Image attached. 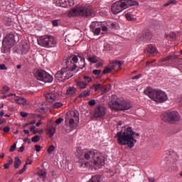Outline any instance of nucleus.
Masks as SVG:
<instances>
[{
  "mask_svg": "<svg viewBox=\"0 0 182 182\" xmlns=\"http://www.w3.org/2000/svg\"><path fill=\"white\" fill-rule=\"evenodd\" d=\"M76 156L80 159V167H94L96 169L105 166V156L97 150H82L81 147H78L76 149Z\"/></svg>",
  "mask_w": 182,
  "mask_h": 182,
  "instance_id": "f257e3e1",
  "label": "nucleus"
},
{
  "mask_svg": "<svg viewBox=\"0 0 182 182\" xmlns=\"http://www.w3.org/2000/svg\"><path fill=\"white\" fill-rule=\"evenodd\" d=\"M77 60H79V58H77L76 55H73V58L70 57L65 60L66 67L63 68L55 73V79L59 80V82H65V80H68V79L72 77L73 74L71 72L76 70L77 66H76L75 63H77Z\"/></svg>",
  "mask_w": 182,
  "mask_h": 182,
  "instance_id": "f03ea898",
  "label": "nucleus"
},
{
  "mask_svg": "<svg viewBox=\"0 0 182 182\" xmlns=\"http://www.w3.org/2000/svg\"><path fill=\"white\" fill-rule=\"evenodd\" d=\"M134 134L139 137L140 134L134 132L132 127H128L124 132H119L117 133V143L121 146H128L129 149H133L134 144L137 143V140L134 139Z\"/></svg>",
  "mask_w": 182,
  "mask_h": 182,
  "instance_id": "7ed1b4c3",
  "label": "nucleus"
},
{
  "mask_svg": "<svg viewBox=\"0 0 182 182\" xmlns=\"http://www.w3.org/2000/svg\"><path fill=\"white\" fill-rule=\"evenodd\" d=\"M136 5H139V2L134 0H119L112 5L111 11L114 15H117V14L123 12L124 9H127L130 6H136Z\"/></svg>",
  "mask_w": 182,
  "mask_h": 182,
  "instance_id": "20e7f679",
  "label": "nucleus"
},
{
  "mask_svg": "<svg viewBox=\"0 0 182 182\" xmlns=\"http://www.w3.org/2000/svg\"><path fill=\"white\" fill-rule=\"evenodd\" d=\"M68 15L70 16H95V11L87 4L80 5L70 10Z\"/></svg>",
  "mask_w": 182,
  "mask_h": 182,
  "instance_id": "39448f33",
  "label": "nucleus"
},
{
  "mask_svg": "<svg viewBox=\"0 0 182 182\" xmlns=\"http://www.w3.org/2000/svg\"><path fill=\"white\" fill-rule=\"evenodd\" d=\"M145 95L149 96L150 99H152L156 103H164L168 99L167 94L159 90H154L151 87L146 88L144 91Z\"/></svg>",
  "mask_w": 182,
  "mask_h": 182,
  "instance_id": "423d86ee",
  "label": "nucleus"
},
{
  "mask_svg": "<svg viewBox=\"0 0 182 182\" xmlns=\"http://www.w3.org/2000/svg\"><path fill=\"white\" fill-rule=\"evenodd\" d=\"M110 109L112 110H129L132 109V104L129 102L123 100L122 98H117L116 100L109 103Z\"/></svg>",
  "mask_w": 182,
  "mask_h": 182,
  "instance_id": "0eeeda50",
  "label": "nucleus"
},
{
  "mask_svg": "<svg viewBox=\"0 0 182 182\" xmlns=\"http://www.w3.org/2000/svg\"><path fill=\"white\" fill-rule=\"evenodd\" d=\"M161 119L165 123H170L171 124H176L180 122V114L177 111H168L161 114Z\"/></svg>",
  "mask_w": 182,
  "mask_h": 182,
  "instance_id": "6e6552de",
  "label": "nucleus"
},
{
  "mask_svg": "<svg viewBox=\"0 0 182 182\" xmlns=\"http://www.w3.org/2000/svg\"><path fill=\"white\" fill-rule=\"evenodd\" d=\"M15 45V34L10 33L7 34L2 41L1 52L2 53H8Z\"/></svg>",
  "mask_w": 182,
  "mask_h": 182,
  "instance_id": "1a4fd4ad",
  "label": "nucleus"
},
{
  "mask_svg": "<svg viewBox=\"0 0 182 182\" xmlns=\"http://www.w3.org/2000/svg\"><path fill=\"white\" fill-rule=\"evenodd\" d=\"M38 45L43 46L44 48H55L58 42L56 38L51 36H41L38 40Z\"/></svg>",
  "mask_w": 182,
  "mask_h": 182,
  "instance_id": "9d476101",
  "label": "nucleus"
},
{
  "mask_svg": "<svg viewBox=\"0 0 182 182\" xmlns=\"http://www.w3.org/2000/svg\"><path fill=\"white\" fill-rule=\"evenodd\" d=\"M34 76L38 80H41L45 83H52L53 82V77L43 70H38L34 74Z\"/></svg>",
  "mask_w": 182,
  "mask_h": 182,
  "instance_id": "9b49d317",
  "label": "nucleus"
},
{
  "mask_svg": "<svg viewBox=\"0 0 182 182\" xmlns=\"http://www.w3.org/2000/svg\"><path fill=\"white\" fill-rule=\"evenodd\" d=\"M163 160L167 166H171L177 161V154L173 151H166L163 156Z\"/></svg>",
  "mask_w": 182,
  "mask_h": 182,
  "instance_id": "f8f14e48",
  "label": "nucleus"
},
{
  "mask_svg": "<svg viewBox=\"0 0 182 182\" xmlns=\"http://www.w3.org/2000/svg\"><path fill=\"white\" fill-rule=\"evenodd\" d=\"M73 117L69 119V121H65V125L67 127L71 129L70 131L75 130L77 127V124L79 123V113L77 112H73Z\"/></svg>",
  "mask_w": 182,
  "mask_h": 182,
  "instance_id": "ddd939ff",
  "label": "nucleus"
},
{
  "mask_svg": "<svg viewBox=\"0 0 182 182\" xmlns=\"http://www.w3.org/2000/svg\"><path fill=\"white\" fill-rule=\"evenodd\" d=\"M102 26V35L103 33H107L109 31V29H114L117 26V23H114L113 21H107V22H103L101 23Z\"/></svg>",
  "mask_w": 182,
  "mask_h": 182,
  "instance_id": "4468645a",
  "label": "nucleus"
},
{
  "mask_svg": "<svg viewBox=\"0 0 182 182\" xmlns=\"http://www.w3.org/2000/svg\"><path fill=\"white\" fill-rule=\"evenodd\" d=\"M102 22L94 21L90 25V31L93 32L94 35L97 36L100 35V32H102Z\"/></svg>",
  "mask_w": 182,
  "mask_h": 182,
  "instance_id": "2eb2a0df",
  "label": "nucleus"
},
{
  "mask_svg": "<svg viewBox=\"0 0 182 182\" xmlns=\"http://www.w3.org/2000/svg\"><path fill=\"white\" fill-rule=\"evenodd\" d=\"M106 116V107L104 106H98L95 109L94 117L97 118L102 119V117H105Z\"/></svg>",
  "mask_w": 182,
  "mask_h": 182,
  "instance_id": "dca6fc26",
  "label": "nucleus"
},
{
  "mask_svg": "<svg viewBox=\"0 0 182 182\" xmlns=\"http://www.w3.org/2000/svg\"><path fill=\"white\" fill-rule=\"evenodd\" d=\"M178 58V55H176V53L169 55L167 57L161 59L159 61V66H164V65H166V62H168V60H171V62H176V59Z\"/></svg>",
  "mask_w": 182,
  "mask_h": 182,
  "instance_id": "f3484780",
  "label": "nucleus"
},
{
  "mask_svg": "<svg viewBox=\"0 0 182 182\" xmlns=\"http://www.w3.org/2000/svg\"><path fill=\"white\" fill-rule=\"evenodd\" d=\"M56 5L58 6H61V8H68V5L73 6V5H75V2L73 0H57Z\"/></svg>",
  "mask_w": 182,
  "mask_h": 182,
  "instance_id": "a211bd4d",
  "label": "nucleus"
},
{
  "mask_svg": "<svg viewBox=\"0 0 182 182\" xmlns=\"http://www.w3.org/2000/svg\"><path fill=\"white\" fill-rule=\"evenodd\" d=\"M46 100L48 103H53L56 100V93L55 92H48L46 94Z\"/></svg>",
  "mask_w": 182,
  "mask_h": 182,
  "instance_id": "6ab92c4d",
  "label": "nucleus"
},
{
  "mask_svg": "<svg viewBox=\"0 0 182 182\" xmlns=\"http://www.w3.org/2000/svg\"><path fill=\"white\" fill-rule=\"evenodd\" d=\"M14 102L17 103V105L25 106L26 105V99L21 97V96H16L14 97Z\"/></svg>",
  "mask_w": 182,
  "mask_h": 182,
  "instance_id": "aec40b11",
  "label": "nucleus"
},
{
  "mask_svg": "<svg viewBox=\"0 0 182 182\" xmlns=\"http://www.w3.org/2000/svg\"><path fill=\"white\" fill-rule=\"evenodd\" d=\"M75 83L79 89H86L87 87V84L83 81V80L78 79L75 80Z\"/></svg>",
  "mask_w": 182,
  "mask_h": 182,
  "instance_id": "412c9836",
  "label": "nucleus"
},
{
  "mask_svg": "<svg viewBox=\"0 0 182 182\" xmlns=\"http://www.w3.org/2000/svg\"><path fill=\"white\" fill-rule=\"evenodd\" d=\"M151 38V34L150 32H149V30H144L142 32V37L141 38V41H150Z\"/></svg>",
  "mask_w": 182,
  "mask_h": 182,
  "instance_id": "4be33fe9",
  "label": "nucleus"
},
{
  "mask_svg": "<svg viewBox=\"0 0 182 182\" xmlns=\"http://www.w3.org/2000/svg\"><path fill=\"white\" fill-rule=\"evenodd\" d=\"M145 53H150L151 55H153L157 52V49L153 45H149L148 46V48H146L144 50Z\"/></svg>",
  "mask_w": 182,
  "mask_h": 182,
  "instance_id": "5701e85b",
  "label": "nucleus"
},
{
  "mask_svg": "<svg viewBox=\"0 0 182 182\" xmlns=\"http://www.w3.org/2000/svg\"><path fill=\"white\" fill-rule=\"evenodd\" d=\"M88 182H103V178L100 175H95Z\"/></svg>",
  "mask_w": 182,
  "mask_h": 182,
  "instance_id": "b1692460",
  "label": "nucleus"
},
{
  "mask_svg": "<svg viewBox=\"0 0 182 182\" xmlns=\"http://www.w3.org/2000/svg\"><path fill=\"white\" fill-rule=\"evenodd\" d=\"M122 65H123V63L122 61L115 60L114 62V64H112L109 67V69H111V71L114 70V69H116V65H118L119 69H122Z\"/></svg>",
  "mask_w": 182,
  "mask_h": 182,
  "instance_id": "393cba45",
  "label": "nucleus"
},
{
  "mask_svg": "<svg viewBox=\"0 0 182 182\" xmlns=\"http://www.w3.org/2000/svg\"><path fill=\"white\" fill-rule=\"evenodd\" d=\"M77 92L76 88L73 87H68V89L67 90L66 92V95L67 96H73V95H75Z\"/></svg>",
  "mask_w": 182,
  "mask_h": 182,
  "instance_id": "a878e982",
  "label": "nucleus"
},
{
  "mask_svg": "<svg viewBox=\"0 0 182 182\" xmlns=\"http://www.w3.org/2000/svg\"><path fill=\"white\" fill-rule=\"evenodd\" d=\"M87 96H90V90H84L79 95V97H87Z\"/></svg>",
  "mask_w": 182,
  "mask_h": 182,
  "instance_id": "bb28decb",
  "label": "nucleus"
},
{
  "mask_svg": "<svg viewBox=\"0 0 182 182\" xmlns=\"http://www.w3.org/2000/svg\"><path fill=\"white\" fill-rule=\"evenodd\" d=\"M102 87H103V85H102V84H94L91 87V89H94L95 92H97V90H102Z\"/></svg>",
  "mask_w": 182,
  "mask_h": 182,
  "instance_id": "cd10ccee",
  "label": "nucleus"
},
{
  "mask_svg": "<svg viewBox=\"0 0 182 182\" xmlns=\"http://www.w3.org/2000/svg\"><path fill=\"white\" fill-rule=\"evenodd\" d=\"M21 164H22V162L21 161V159H19V157H16L14 161V168H19Z\"/></svg>",
  "mask_w": 182,
  "mask_h": 182,
  "instance_id": "c85d7f7f",
  "label": "nucleus"
},
{
  "mask_svg": "<svg viewBox=\"0 0 182 182\" xmlns=\"http://www.w3.org/2000/svg\"><path fill=\"white\" fill-rule=\"evenodd\" d=\"M82 79L83 81L87 84V85H88L89 83L92 82V81L93 80L91 77H89L87 75H83Z\"/></svg>",
  "mask_w": 182,
  "mask_h": 182,
  "instance_id": "c756f323",
  "label": "nucleus"
},
{
  "mask_svg": "<svg viewBox=\"0 0 182 182\" xmlns=\"http://www.w3.org/2000/svg\"><path fill=\"white\" fill-rule=\"evenodd\" d=\"M125 17L127 19V21H130L132 22L136 21V18H134V16H133V15H132V14L130 13H127L125 14Z\"/></svg>",
  "mask_w": 182,
  "mask_h": 182,
  "instance_id": "7c9ffc66",
  "label": "nucleus"
},
{
  "mask_svg": "<svg viewBox=\"0 0 182 182\" xmlns=\"http://www.w3.org/2000/svg\"><path fill=\"white\" fill-rule=\"evenodd\" d=\"M110 89H112V85H110V84H108L104 87L102 86V92H103V93H107V92H109Z\"/></svg>",
  "mask_w": 182,
  "mask_h": 182,
  "instance_id": "2f4dec72",
  "label": "nucleus"
},
{
  "mask_svg": "<svg viewBox=\"0 0 182 182\" xmlns=\"http://www.w3.org/2000/svg\"><path fill=\"white\" fill-rule=\"evenodd\" d=\"M55 127H51L48 130L47 134H48L49 137H53V134H55Z\"/></svg>",
  "mask_w": 182,
  "mask_h": 182,
  "instance_id": "473e14b6",
  "label": "nucleus"
},
{
  "mask_svg": "<svg viewBox=\"0 0 182 182\" xmlns=\"http://www.w3.org/2000/svg\"><path fill=\"white\" fill-rule=\"evenodd\" d=\"M38 176L41 178H46V171H40L39 172H38Z\"/></svg>",
  "mask_w": 182,
  "mask_h": 182,
  "instance_id": "72a5a7b5",
  "label": "nucleus"
},
{
  "mask_svg": "<svg viewBox=\"0 0 182 182\" xmlns=\"http://www.w3.org/2000/svg\"><path fill=\"white\" fill-rule=\"evenodd\" d=\"M63 106V103L61 102H55L53 105V109H59Z\"/></svg>",
  "mask_w": 182,
  "mask_h": 182,
  "instance_id": "f704fd0d",
  "label": "nucleus"
},
{
  "mask_svg": "<svg viewBox=\"0 0 182 182\" xmlns=\"http://www.w3.org/2000/svg\"><path fill=\"white\" fill-rule=\"evenodd\" d=\"M104 50L109 51L112 50V46L107 43H104Z\"/></svg>",
  "mask_w": 182,
  "mask_h": 182,
  "instance_id": "c9c22d12",
  "label": "nucleus"
},
{
  "mask_svg": "<svg viewBox=\"0 0 182 182\" xmlns=\"http://www.w3.org/2000/svg\"><path fill=\"white\" fill-rule=\"evenodd\" d=\"M39 140H41V136H39L38 135H36L31 139V141H33V143H38Z\"/></svg>",
  "mask_w": 182,
  "mask_h": 182,
  "instance_id": "e433bc0d",
  "label": "nucleus"
},
{
  "mask_svg": "<svg viewBox=\"0 0 182 182\" xmlns=\"http://www.w3.org/2000/svg\"><path fill=\"white\" fill-rule=\"evenodd\" d=\"M9 90H10L9 87L5 85L3 87L1 92L4 95H6V93H8Z\"/></svg>",
  "mask_w": 182,
  "mask_h": 182,
  "instance_id": "4c0bfd02",
  "label": "nucleus"
},
{
  "mask_svg": "<svg viewBox=\"0 0 182 182\" xmlns=\"http://www.w3.org/2000/svg\"><path fill=\"white\" fill-rule=\"evenodd\" d=\"M89 62H91V63H96L97 62V59L96 58V56H92L88 58Z\"/></svg>",
  "mask_w": 182,
  "mask_h": 182,
  "instance_id": "58836bf2",
  "label": "nucleus"
},
{
  "mask_svg": "<svg viewBox=\"0 0 182 182\" xmlns=\"http://www.w3.org/2000/svg\"><path fill=\"white\" fill-rule=\"evenodd\" d=\"M48 154H52L53 151H55V146L51 145L48 147V150H47Z\"/></svg>",
  "mask_w": 182,
  "mask_h": 182,
  "instance_id": "ea45409f",
  "label": "nucleus"
},
{
  "mask_svg": "<svg viewBox=\"0 0 182 182\" xmlns=\"http://www.w3.org/2000/svg\"><path fill=\"white\" fill-rule=\"evenodd\" d=\"M110 72H112V69H110V67H105L102 71V73H104V75H106L107 73H110Z\"/></svg>",
  "mask_w": 182,
  "mask_h": 182,
  "instance_id": "a19ab883",
  "label": "nucleus"
},
{
  "mask_svg": "<svg viewBox=\"0 0 182 182\" xmlns=\"http://www.w3.org/2000/svg\"><path fill=\"white\" fill-rule=\"evenodd\" d=\"M16 149V143H14L13 145L10 147L9 151L12 153L15 151Z\"/></svg>",
  "mask_w": 182,
  "mask_h": 182,
  "instance_id": "79ce46f5",
  "label": "nucleus"
},
{
  "mask_svg": "<svg viewBox=\"0 0 182 182\" xmlns=\"http://www.w3.org/2000/svg\"><path fill=\"white\" fill-rule=\"evenodd\" d=\"M93 75H95L96 76H99V75H100V73H102V70H94L92 71Z\"/></svg>",
  "mask_w": 182,
  "mask_h": 182,
  "instance_id": "37998d69",
  "label": "nucleus"
},
{
  "mask_svg": "<svg viewBox=\"0 0 182 182\" xmlns=\"http://www.w3.org/2000/svg\"><path fill=\"white\" fill-rule=\"evenodd\" d=\"M0 70H8V68L5 64H0Z\"/></svg>",
  "mask_w": 182,
  "mask_h": 182,
  "instance_id": "c03bdc74",
  "label": "nucleus"
},
{
  "mask_svg": "<svg viewBox=\"0 0 182 182\" xmlns=\"http://www.w3.org/2000/svg\"><path fill=\"white\" fill-rule=\"evenodd\" d=\"M89 106H95L96 105V100H92L88 102Z\"/></svg>",
  "mask_w": 182,
  "mask_h": 182,
  "instance_id": "a18cd8bd",
  "label": "nucleus"
},
{
  "mask_svg": "<svg viewBox=\"0 0 182 182\" xmlns=\"http://www.w3.org/2000/svg\"><path fill=\"white\" fill-rule=\"evenodd\" d=\"M26 171V165H24L23 168L20 171H18V174H22Z\"/></svg>",
  "mask_w": 182,
  "mask_h": 182,
  "instance_id": "49530a36",
  "label": "nucleus"
},
{
  "mask_svg": "<svg viewBox=\"0 0 182 182\" xmlns=\"http://www.w3.org/2000/svg\"><path fill=\"white\" fill-rule=\"evenodd\" d=\"M63 122V119L62 117H60L55 120V124H60Z\"/></svg>",
  "mask_w": 182,
  "mask_h": 182,
  "instance_id": "de8ad7c7",
  "label": "nucleus"
},
{
  "mask_svg": "<svg viewBox=\"0 0 182 182\" xmlns=\"http://www.w3.org/2000/svg\"><path fill=\"white\" fill-rule=\"evenodd\" d=\"M3 132H4V133H9V132H11V128H9V127H5L3 129Z\"/></svg>",
  "mask_w": 182,
  "mask_h": 182,
  "instance_id": "09e8293b",
  "label": "nucleus"
},
{
  "mask_svg": "<svg viewBox=\"0 0 182 182\" xmlns=\"http://www.w3.org/2000/svg\"><path fill=\"white\" fill-rule=\"evenodd\" d=\"M35 149H36V151H37L38 153H39V151H41L42 146H39V145H36L35 146Z\"/></svg>",
  "mask_w": 182,
  "mask_h": 182,
  "instance_id": "8fccbe9b",
  "label": "nucleus"
},
{
  "mask_svg": "<svg viewBox=\"0 0 182 182\" xmlns=\"http://www.w3.org/2000/svg\"><path fill=\"white\" fill-rule=\"evenodd\" d=\"M169 36H170V38H171L172 39H176V33H173V32L170 33H169Z\"/></svg>",
  "mask_w": 182,
  "mask_h": 182,
  "instance_id": "3c124183",
  "label": "nucleus"
},
{
  "mask_svg": "<svg viewBox=\"0 0 182 182\" xmlns=\"http://www.w3.org/2000/svg\"><path fill=\"white\" fill-rule=\"evenodd\" d=\"M140 77H141V74H139L138 75H135L134 77H132V80H136L137 79H140Z\"/></svg>",
  "mask_w": 182,
  "mask_h": 182,
  "instance_id": "603ef678",
  "label": "nucleus"
},
{
  "mask_svg": "<svg viewBox=\"0 0 182 182\" xmlns=\"http://www.w3.org/2000/svg\"><path fill=\"white\" fill-rule=\"evenodd\" d=\"M35 129H36V127L33 126L30 128V132H33V134H36V133H38V132L35 131Z\"/></svg>",
  "mask_w": 182,
  "mask_h": 182,
  "instance_id": "864d4df0",
  "label": "nucleus"
},
{
  "mask_svg": "<svg viewBox=\"0 0 182 182\" xmlns=\"http://www.w3.org/2000/svg\"><path fill=\"white\" fill-rule=\"evenodd\" d=\"M81 63L82 64V66L80 67V69H83L85 68L86 63L85 62V58H81Z\"/></svg>",
  "mask_w": 182,
  "mask_h": 182,
  "instance_id": "5fc2aeb1",
  "label": "nucleus"
},
{
  "mask_svg": "<svg viewBox=\"0 0 182 182\" xmlns=\"http://www.w3.org/2000/svg\"><path fill=\"white\" fill-rule=\"evenodd\" d=\"M154 62H156V59L153 60L152 61H148L146 63V66H150V65L153 66V63H154Z\"/></svg>",
  "mask_w": 182,
  "mask_h": 182,
  "instance_id": "6e6d98bb",
  "label": "nucleus"
},
{
  "mask_svg": "<svg viewBox=\"0 0 182 182\" xmlns=\"http://www.w3.org/2000/svg\"><path fill=\"white\" fill-rule=\"evenodd\" d=\"M20 114L22 117H28V113L25 112H21Z\"/></svg>",
  "mask_w": 182,
  "mask_h": 182,
  "instance_id": "4d7b16f0",
  "label": "nucleus"
},
{
  "mask_svg": "<svg viewBox=\"0 0 182 182\" xmlns=\"http://www.w3.org/2000/svg\"><path fill=\"white\" fill-rule=\"evenodd\" d=\"M25 150V146H21L18 149V153H22Z\"/></svg>",
  "mask_w": 182,
  "mask_h": 182,
  "instance_id": "13d9d810",
  "label": "nucleus"
},
{
  "mask_svg": "<svg viewBox=\"0 0 182 182\" xmlns=\"http://www.w3.org/2000/svg\"><path fill=\"white\" fill-rule=\"evenodd\" d=\"M23 141H24V143H27L28 142V144H31V141H29V138L28 137L24 138Z\"/></svg>",
  "mask_w": 182,
  "mask_h": 182,
  "instance_id": "bf43d9fd",
  "label": "nucleus"
},
{
  "mask_svg": "<svg viewBox=\"0 0 182 182\" xmlns=\"http://www.w3.org/2000/svg\"><path fill=\"white\" fill-rule=\"evenodd\" d=\"M52 23H53V25L54 26H58V20H53V21H52Z\"/></svg>",
  "mask_w": 182,
  "mask_h": 182,
  "instance_id": "052dcab7",
  "label": "nucleus"
},
{
  "mask_svg": "<svg viewBox=\"0 0 182 182\" xmlns=\"http://www.w3.org/2000/svg\"><path fill=\"white\" fill-rule=\"evenodd\" d=\"M14 163V160L12 159V158H11L9 160V162L7 163L9 166L12 165V164Z\"/></svg>",
  "mask_w": 182,
  "mask_h": 182,
  "instance_id": "680f3d73",
  "label": "nucleus"
},
{
  "mask_svg": "<svg viewBox=\"0 0 182 182\" xmlns=\"http://www.w3.org/2000/svg\"><path fill=\"white\" fill-rule=\"evenodd\" d=\"M41 124H42V122L41 120H39L36 124V127H39V126H41Z\"/></svg>",
  "mask_w": 182,
  "mask_h": 182,
  "instance_id": "e2e57ef3",
  "label": "nucleus"
},
{
  "mask_svg": "<svg viewBox=\"0 0 182 182\" xmlns=\"http://www.w3.org/2000/svg\"><path fill=\"white\" fill-rule=\"evenodd\" d=\"M28 164H32V161L27 160V161L26 162L25 165L28 166Z\"/></svg>",
  "mask_w": 182,
  "mask_h": 182,
  "instance_id": "0e129e2a",
  "label": "nucleus"
},
{
  "mask_svg": "<svg viewBox=\"0 0 182 182\" xmlns=\"http://www.w3.org/2000/svg\"><path fill=\"white\" fill-rule=\"evenodd\" d=\"M9 164H8L7 163L6 164H4V168H6V169H8V168H9Z\"/></svg>",
  "mask_w": 182,
  "mask_h": 182,
  "instance_id": "69168bd1",
  "label": "nucleus"
},
{
  "mask_svg": "<svg viewBox=\"0 0 182 182\" xmlns=\"http://www.w3.org/2000/svg\"><path fill=\"white\" fill-rule=\"evenodd\" d=\"M23 133H24L25 134H29V130H28V129H24V130H23Z\"/></svg>",
  "mask_w": 182,
  "mask_h": 182,
  "instance_id": "338daca9",
  "label": "nucleus"
},
{
  "mask_svg": "<svg viewBox=\"0 0 182 182\" xmlns=\"http://www.w3.org/2000/svg\"><path fill=\"white\" fill-rule=\"evenodd\" d=\"M148 180L149 182H154V179L153 178H149Z\"/></svg>",
  "mask_w": 182,
  "mask_h": 182,
  "instance_id": "774afa93",
  "label": "nucleus"
}]
</instances>
